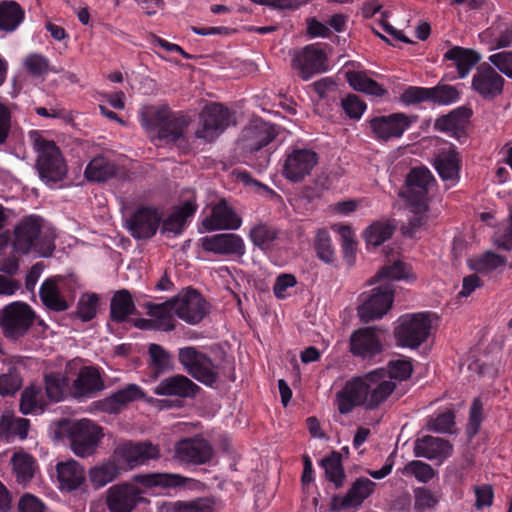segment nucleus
I'll return each instance as SVG.
<instances>
[{"label": "nucleus", "instance_id": "obj_34", "mask_svg": "<svg viewBox=\"0 0 512 512\" xmlns=\"http://www.w3.org/2000/svg\"><path fill=\"white\" fill-rule=\"evenodd\" d=\"M29 427L28 419L5 412L0 417V440L7 443L14 441L15 438L24 440L27 438Z\"/></svg>", "mask_w": 512, "mask_h": 512}, {"label": "nucleus", "instance_id": "obj_57", "mask_svg": "<svg viewBox=\"0 0 512 512\" xmlns=\"http://www.w3.org/2000/svg\"><path fill=\"white\" fill-rule=\"evenodd\" d=\"M317 257L325 263H333L335 260V250L332 246L330 234L325 229L318 230L314 243Z\"/></svg>", "mask_w": 512, "mask_h": 512}, {"label": "nucleus", "instance_id": "obj_45", "mask_svg": "<svg viewBox=\"0 0 512 512\" xmlns=\"http://www.w3.org/2000/svg\"><path fill=\"white\" fill-rule=\"evenodd\" d=\"M507 258L492 251L470 258L468 267L476 273L489 274L506 265Z\"/></svg>", "mask_w": 512, "mask_h": 512}, {"label": "nucleus", "instance_id": "obj_63", "mask_svg": "<svg viewBox=\"0 0 512 512\" xmlns=\"http://www.w3.org/2000/svg\"><path fill=\"white\" fill-rule=\"evenodd\" d=\"M454 426L455 414L452 410L438 413L428 423L429 429L437 433H453Z\"/></svg>", "mask_w": 512, "mask_h": 512}, {"label": "nucleus", "instance_id": "obj_27", "mask_svg": "<svg viewBox=\"0 0 512 512\" xmlns=\"http://www.w3.org/2000/svg\"><path fill=\"white\" fill-rule=\"evenodd\" d=\"M413 453L416 457L443 463L453 453L450 441L431 435H424L414 442Z\"/></svg>", "mask_w": 512, "mask_h": 512}, {"label": "nucleus", "instance_id": "obj_8", "mask_svg": "<svg viewBox=\"0 0 512 512\" xmlns=\"http://www.w3.org/2000/svg\"><path fill=\"white\" fill-rule=\"evenodd\" d=\"M435 178L426 167H415L406 176L405 189L401 196L408 202L414 214L428 210V191Z\"/></svg>", "mask_w": 512, "mask_h": 512}, {"label": "nucleus", "instance_id": "obj_23", "mask_svg": "<svg viewBox=\"0 0 512 512\" xmlns=\"http://www.w3.org/2000/svg\"><path fill=\"white\" fill-rule=\"evenodd\" d=\"M162 221L157 208L141 206L135 210L128 220V229L131 235L138 240L152 238Z\"/></svg>", "mask_w": 512, "mask_h": 512}, {"label": "nucleus", "instance_id": "obj_25", "mask_svg": "<svg viewBox=\"0 0 512 512\" xmlns=\"http://www.w3.org/2000/svg\"><path fill=\"white\" fill-rule=\"evenodd\" d=\"M200 391L201 387L183 374H174L162 379L153 390L158 396L182 399H194Z\"/></svg>", "mask_w": 512, "mask_h": 512}, {"label": "nucleus", "instance_id": "obj_18", "mask_svg": "<svg viewBox=\"0 0 512 512\" xmlns=\"http://www.w3.org/2000/svg\"><path fill=\"white\" fill-rule=\"evenodd\" d=\"M505 79L488 63L480 64L471 81V88L483 100L493 101L503 93Z\"/></svg>", "mask_w": 512, "mask_h": 512}, {"label": "nucleus", "instance_id": "obj_14", "mask_svg": "<svg viewBox=\"0 0 512 512\" xmlns=\"http://www.w3.org/2000/svg\"><path fill=\"white\" fill-rule=\"evenodd\" d=\"M121 472L146 464L159 457V449L150 442L133 443L125 441L114 449L111 455Z\"/></svg>", "mask_w": 512, "mask_h": 512}, {"label": "nucleus", "instance_id": "obj_41", "mask_svg": "<svg viewBox=\"0 0 512 512\" xmlns=\"http://www.w3.org/2000/svg\"><path fill=\"white\" fill-rule=\"evenodd\" d=\"M405 280L414 281L415 276L409 264L395 260L391 264L384 265L369 281V285H373L382 280Z\"/></svg>", "mask_w": 512, "mask_h": 512}, {"label": "nucleus", "instance_id": "obj_33", "mask_svg": "<svg viewBox=\"0 0 512 512\" xmlns=\"http://www.w3.org/2000/svg\"><path fill=\"white\" fill-rule=\"evenodd\" d=\"M444 59L452 62V65L457 69L459 78L463 79L481 60V55L470 48L453 46L444 54Z\"/></svg>", "mask_w": 512, "mask_h": 512}, {"label": "nucleus", "instance_id": "obj_46", "mask_svg": "<svg viewBox=\"0 0 512 512\" xmlns=\"http://www.w3.org/2000/svg\"><path fill=\"white\" fill-rule=\"evenodd\" d=\"M395 228L390 220L373 222L363 233L367 246H380L392 237Z\"/></svg>", "mask_w": 512, "mask_h": 512}, {"label": "nucleus", "instance_id": "obj_15", "mask_svg": "<svg viewBox=\"0 0 512 512\" xmlns=\"http://www.w3.org/2000/svg\"><path fill=\"white\" fill-rule=\"evenodd\" d=\"M292 67L298 71L302 80L307 81L313 75L327 70V55L319 44H308L295 52Z\"/></svg>", "mask_w": 512, "mask_h": 512}, {"label": "nucleus", "instance_id": "obj_56", "mask_svg": "<svg viewBox=\"0 0 512 512\" xmlns=\"http://www.w3.org/2000/svg\"><path fill=\"white\" fill-rule=\"evenodd\" d=\"M493 39L494 48H506L512 45V21L494 23L492 27L486 30Z\"/></svg>", "mask_w": 512, "mask_h": 512}, {"label": "nucleus", "instance_id": "obj_42", "mask_svg": "<svg viewBox=\"0 0 512 512\" xmlns=\"http://www.w3.org/2000/svg\"><path fill=\"white\" fill-rule=\"evenodd\" d=\"M121 474V470L113 457L99 465L91 467L88 473L89 480L95 488H101L114 481Z\"/></svg>", "mask_w": 512, "mask_h": 512}, {"label": "nucleus", "instance_id": "obj_4", "mask_svg": "<svg viewBox=\"0 0 512 512\" xmlns=\"http://www.w3.org/2000/svg\"><path fill=\"white\" fill-rule=\"evenodd\" d=\"M278 135V126L255 119L245 127L240 138V145L245 153V162L259 171L267 168L270 152L266 147Z\"/></svg>", "mask_w": 512, "mask_h": 512}, {"label": "nucleus", "instance_id": "obj_7", "mask_svg": "<svg viewBox=\"0 0 512 512\" xmlns=\"http://www.w3.org/2000/svg\"><path fill=\"white\" fill-rule=\"evenodd\" d=\"M319 162L316 151L307 147L289 146L283 157L282 175L292 183H301L310 176Z\"/></svg>", "mask_w": 512, "mask_h": 512}, {"label": "nucleus", "instance_id": "obj_24", "mask_svg": "<svg viewBox=\"0 0 512 512\" xmlns=\"http://www.w3.org/2000/svg\"><path fill=\"white\" fill-rule=\"evenodd\" d=\"M175 299V314L189 324L199 323L208 313V303L195 289L189 288Z\"/></svg>", "mask_w": 512, "mask_h": 512}, {"label": "nucleus", "instance_id": "obj_40", "mask_svg": "<svg viewBox=\"0 0 512 512\" xmlns=\"http://www.w3.org/2000/svg\"><path fill=\"white\" fill-rule=\"evenodd\" d=\"M143 392L136 384H129L125 388L113 393L103 402V408L109 413H117L128 403L142 398Z\"/></svg>", "mask_w": 512, "mask_h": 512}, {"label": "nucleus", "instance_id": "obj_52", "mask_svg": "<svg viewBox=\"0 0 512 512\" xmlns=\"http://www.w3.org/2000/svg\"><path fill=\"white\" fill-rule=\"evenodd\" d=\"M177 300L175 297L158 304L149 303L147 305L148 315L153 317L159 326L170 325L175 329L172 313H175V304Z\"/></svg>", "mask_w": 512, "mask_h": 512}, {"label": "nucleus", "instance_id": "obj_26", "mask_svg": "<svg viewBox=\"0 0 512 512\" xmlns=\"http://www.w3.org/2000/svg\"><path fill=\"white\" fill-rule=\"evenodd\" d=\"M432 164L442 181L451 184L459 181L462 158L452 143L448 148H443L434 155Z\"/></svg>", "mask_w": 512, "mask_h": 512}, {"label": "nucleus", "instance_id": "obj_9", "mask_svg": "<svg viewBox=\"0 0 512 512\" xmlns=\"http://www.w3.org/2000/svg\"><path fill=\"white\" fill-rule=\"evenodd\" d=\"M103 437L102 428L92 420L81 419L70 424L68 441L72 452L78 457L93 455Z\"/></svg>", "mask_w": 512, "mask_h": 512}, {"label": "nucleus", "instance_id": "obj_54", "mask_svg": "<svg viewBox=\"0 0 512 512\" xmlns=\"http://www.w3.org/2000/svg\"><path fill=\"white\" fill-rule=\"evenodd\" d=\"M429 88V102L446 106L457 102L460 98V93L456 87L448 84H438Z\"/></svg>", "mask_w": 512, "mask_h": 512}, {"label": "nucleus", "instance_id": "obj_50", "mask_svg": "<svg viewBox=\"0 0 512 512\" xmlns=\"http://www.w3.org/2000/svg\"><path fill=\"white\" fill-rule=\"evenodd\" d=\"M214 500L197 498L189 502H168L161 507L162 512H214Z\"/></svg>", "mask_w": 512, "mask_h": 512}, {"label": "nucleus", "instance_id": "obj_64", "mask_svg": "<svg viewBox=\"0 0 512 512\" xmlns=\"http://www.w3.org/2000/svg\"><path fill=\"white\" fill-rule=\"evenodd\" d=\"M344 113L353 120H359L367 109V104L355 94H348L341 100Z\"/></svg>", "mask_w": 512, "mask_h": 512}, {"label": "nucleus", "instance_id": "obj_53", "mask_svg": "<svg viewBox=\"0 0 512 512\" xmlns=\"http://www.w3.org/2000/svg\"><path fill=\"white\" fill-rule=\"evenodd\" d=\"M46 397L52 402H60L64 398L68 379L60 373L51 372L44 377Z\"/></svg>", "mask_w": 512, "mask_h": 512}, {"label": "nucleus", "instance_id": "obj_37", "mask_svg": "<svg viewBox=\"0 0 512 512\" xmlns=\"http://www.w3.org/2000/svg\"><path fill=\"white\" fill-rule=\"evenodd\" d=\"M376 484L368 478H357L347 493L340 498V508H351L359 506L374 491Z\"/></svg>", "mask_w": 512, "mask_h": 512}, {"label": "nucleus", "instance_id": "obj_44", "mask_svg": "<svg viewBox=\"0 0 512 512\" xmlns=\"http://www.w3.org/2000/svg\"><path fill=\"white\" fill-rule=\"evenodd\" d=\"M320 466L324 469L327 480L333 483L336 489L343 487L346 475L339 452L332 451L320 461Z\"/></svg>", "mask_w": 512, "mask_h": 512}, {"label": "nucleus", "instance_id": "obj_2", "mask_svg": "<svg viewBox=\"0 0 512 512\" xmlns=\"http://www.w3.org/2000/svg\"><path fill=\"white\" fill-rule=\"evenodd\" d=\"M55 233L38 215L23 217L14 228L13 248L21 254L36 252L49 257L55 249Z\"/></svg>", "mask_w": 512, "mask_h": 512}, {"label": "nucleus", "instance_id": "obj_3", "mask_svg": "<svg viewBox=\"0 0 512 512\" xmlns=\"http://www.w3.org/2000/svg\"><path fill=\"white\" fill-rule=\"evenodd\" d=\"M190 118L182 112L172 111L167 105L151 107L142 118L147 131L156 133L159 140L182 147L187 144L185 131Z\"/></svg>", "mask_w": 512, "mask_h": 512}, {"label": "nucleus", "instance_id": "obj_1", "mask_svg": "<svg viewBox=\"0 0 512 512\" xmlns=\"http://www.w3.org/2000/svg\"><path fill=\"white\" fill-rule=\"evenodd\" d=\"M396 389L392 380L386 379L383 369H375L364 376L353 377L336 393V404L340 414L347 415L356 407L377 409Z\"/></svg>", "mask_w": 512, "mask_h": 512}, {"label": "nucleus", "instance_id": "obj_31", "mask_svg": "<svg viewBox=\"0 0 512 512\" xmlns=\"http://www.w3.org/2000/svg\"><path fill=\"white\" fill-rule=\"evenodd\" d=\"M133 480L145 488H159L161 490L179 489L185 487L191 478L174 473H147L137 474Z\"/></svg>", "mask_w": 512, "mask_h": 512}, {"label": "nucleus", "instance_id": "obj_39", "mask_svg": "<svg viewBox=\"0 0 512 512\" xmlns=\"http://www.w3.org/2000/svg\"><path fill=\"white\" fill-rule=\"evenodd\" d=\"M135 311L136 307L128 290L122 289L113 295L110 303V318L113 322L123 323Z\"/></svg>", "mask_w": 512, "mask_h": 512}, {"label": "nucleus", "instance_id": "obj_29", "mask_svg": "<svg viewBox=\"0 0 512 512\" xmlns=\"http://www.w3.org/2000/svg\"><path fill=\"white\" fill-rule=\"evenodd\" d=\"M56 474L62 491L71 492L80 489L86 482L84 467L74 459L58 462Z\"/></svg>", "mask_w": 512, "mask_h": 512}, {"label": "nucleus", "instance_id": "obj_16", "mask_svg": "<svg viewBox=\"0 0 512 512\" xmlns=\"http://www.w3.org/2000/svg\"><path fill=\"white\" fill-rule=\"evenodd\" d=\"M35 314L26 303L14 302L5 307L0 318V326L6 336H23L32 326Z\"/></svg>", "mask_w": 512, "mask_h": 512}, {"label": "nucleus", "instance_id": "obj_28", "mask_svg": "<svg viewBox=\"0 0 512 512\" xmlns=\"http://www.w3.org/2000/svg\"><path fill=\"white\" fill-rule=\"evenodd\" d=\"M241 224V217L225 201L216 204L210 215L202 220L206 231L237 230Z\"/></svg>", "mask_w": 512, "mask_h": 512}, {"label": "nucleus", "instance_id": "obj_32", "mask_svg": "<svg viewBox=\"0 0 512 512\" xmlns=\"http://www.w3.org/2000/svg\"><path fill=\"white\" fill-rule=\"evenodd\" d=\"M197 205L192 200H187L178 206L166 219L161 221V233L169 236L180 235L186 225L187 218L194 215Z\"/></svg>", "mask_w": 512, "mask_h": 512}, {"label": "nucleus", "instance_id": "obj_36", "mask_svg": "<svg viewBox=\"0 0 512 512\" xmlns=\"http://www.w3.org/2000/svg\"><path fill=\"white\" fill-rule=\"evenodd\" d=\"M47 406L48 401L41 386L31 384L22 391L19 402L22 414H41Z\"/></svg>", "mask_w": 512, "mask_h": 512}, {"label": "nucleus", "instance_id": "obj_5", "mask_svg": "<svg viewBox=\"0 0 512 512\" xmlns=\"http://www.w3.org/2000/svg\"><path fill=\"white\" fill-rule=\"evenodd\" d=\"M30 139L37 152L36 168L40 178L47 182L61 181L67 169L55 142L45 139L38 131H32Z\"/></svg>", "mask_w": 512, "mask_h": 512}, {"label": "nucleus", "instance_id": "obj_10", "mask_svg": "<svg viewBox=\"0 0 512 512\" xmlns=\"http://www.w3.org/2000/svg\"><path fill=\"white\" fill-rule=\"evenodd\" d=\"M431 321L425 313L407 314L399 319L394 335L401 347L418 348L429 337Z\"/></svg>", "mask_w": 512, "mask_h": 512}, {"label": "nucleus", "instance_id": "obj_11", "mask_svg": "<svg viewBox=\"0 0 512 512\" xmlns=\"http://www.w3.org/2000/svg\"><path fill=\"white\" fill-rule=\"evenodd\" d=\"M358 316L364 323L381 319L391 308L394 301V288L390 283L381 284L369 292L361 294Z\"/></svg>", "mask_w": 512, "mask_h": 512}, {"label": "nucleus", "instance_id": "obj_35", "mask_svg": "<svg viewBox=\"0 0 512 512\" xmlns=\"http://www.w3.org/2000/svg\"><path fill=\"white\" fill-rule=\"evenodd\" d=\"M60 276L46 279L40 286L39 296L42 303L50 310L63 312L69 308L68 302L62 297L58 282Z\"/></svg>", "mask_w": 512, "mask_h": 512}, {"label": "nucleus", "instance_id": "obj_47", "mask_svg": "<svg viewBox=\"0 0 512 512\" xmlns=\"http://www.w3.org/2000/svg\"><path fill=\"white\" fill-rule=\"evenodd\" d=\"M346 80L356 91L373 96H383L386 90L375 80L369 78L365 73L359 71L346 72Z\"/></svg>", "mask_w": 512, "mask_h": 512}, {"label": "nucleus", "instance_id": "obj_59", "mask_svg": "<svg viewBox=\"0 0 512 512\" xmlns=\"http://www.w3.org/2000/svg\"><path fill=\"white\" fill-rule=\"evenodd\" d=\"M98 304L99 297L97 294L82 295L77 304V317L84 322L92 320L96 316Z\"/></svg>", "mask_w": 512, "mask_h": 512}, {"label": "nucleus", "instance_id": "obj_60", "mask_svg": "<svg viewBox=\"0 0 512 512\" xmlns=\"http://www.w3.org/2000/svg\"><path fill=\"white\" fill-rule=\"evenodd\" d=\"M483 422V403L480 398H475L472 401L468 423L466 426V435L469 439L474 438L481 427Z\"/></svg>", "mask_w": 512, "mask_h": 512}, {"label": "nucleus", "instance_id": "obj_49", "mask_svg": "<svg viewBox=\"0 0 512 512\" xmlns=\"http://www.w3.org/2000/svg\"><path fill=\"white\" fill-rule=\"evenodd\" d=\"M18 483H27L34 477L36 461L28 453L16 452L11 459Z\"/></svg>", "mask_w": 512, "mask_h": 512}, {"label": "nucleus", "instance_id": "obj_58", "mask_svg": "<svg viewBox=\"0 0 512 512\" xmlns=\"http://www.w3.org/2000/svg\"><path fill=\"white\" fill-rule=\"evenodd\" d=\"M386 373V378L399 381L407 380L411 377L413 366L409 359H395L387 363L386 369L382 368Z\"/></svg>", "mask_w": 512, "mask_h": 512}, {"label": "nucleus", "instance_id": "obj_22", "mask_svg": "<svg viewBox=\"0 0 512 512\" xmlns=\"http://www.w3.org/2000/svg\"><path fill=\"white\" fill-rule=\"evenodd\" d=\"M350 351L364 361H375L383 352L376 328L365 327L354 331L350 337Z\"/></svg>", "mask_w": 512, "mask_h": 512}, {"label": "nucleus", "instance_id": "obj_17", "mask_svg": "<svg viewBox=\"0 0 512 512\" xmlns=\"http://www.w3.org/2000/svg\"><path fill=\"white\" fill-rule=\"evenodd\" d=\"M143 491L132 483H119L106 492V505L110 512H131L138 504L148 503Z\"/></svg>", "mask_w": 512, "mask_h": 512}, {"label": "nucleus", "instance_id": "obj_20", "mask_svg": "<svg viewBox=\"0 0 512 512\" xmlns=\"http://www.w3.org/2000/svg\"><path fill=\"white\" fill-rule=\"evenodd\" d=\"M176 457L183 463L202 465L210 462L214 456L211 443L201 437H186L175 445Z\"/></svg>", "mask_w": 512, "mask_h": 512}, {"label": "nucleus", "instance_id": "obj_55", "mask_svg": "<svg viewBox=\"0 0 512 512\" xmlns=\"http://www.w3.org/2000/svg\"><path fill=\"white\" fill-rule=\"evenodd\" d=\"M23 66L33 77H44L49 72H57L50 66V60L40 53L28 54L24 59Z\"/></svg>", "mask_w": 512, "mask_h": 512}, {"label": "nucleus", "instance_id": "obj_62", "mask_svg": "<svg viewBox=\"0 0 512 512\" xmlns=\"http://www.w3.org/2000/svg\"><path fill=\"white\" fill-rule=\"evenodd\" d=\"M401 104L405 106L419 105L429 102V88L421 86H408L399 96Z\"/></svg>", "mask_w": 512, "mask_h": 512}, {"label": "nucleus", "instance_id": "obj_61", "mask_svg": "<svg viewBox=\"0 0 512 512\" xmlns=\"http://www.w3.org/2000/svg\"><path fill=\"white\" fill-rule=\"evenodd\" d=\"M405 473L413 475L421 483H428L436 475V471L432 466L421 460H412L407 463Z\"/></svg>", "mask_w": 512, "mask_h": 512}, {"label": "nucleus", "instance_id": "obj_43", "mask_svg": "<svg viewBox=\"0 0 512 512\" xmlns=\"http://www.w3.org/2000/svg\"><path fill=\"white\" fill-rule=\"evenodd\" d=\"M25 12L14 1H4L0 4V30L13 32L23 22Z\"/></svg>", "mask_w": 512, "mask_h": 512}, {"label": "nucleus", "instance_id": "obj_21", "mask_svg": "<svg viewBox=\"0 0 512 512\" xmlns=\"http://www.w3.org/2000/svg\"><path fill=\"white\" fill-rule=\"evenodd\" d=\"M201 247L205 252L218 256L242 257L246 253L243 238L235 233H219L202 237Z\"/></svg>", "mask_w": 512, "mask_h": 512}, {"label": "nucleus", "instance_id": "obj_6", "mask_svg": "<svg viewBox=\"0 0 512 512\" xmlns=\"http://www.w3.org/2000/svg\"><path fill=\"white\" fill-rule=\"evenodd\" d=\"M178 361L188 375L207 387H214L219 380L218 365L193 346L179 348Z\"/></svg>", "mask_w": 512, "mask_h": 512}, {"label": "nucleus", "instance_id": "obj_38", "mask_svg": "<svg viewBox=\"0 0 512 512\" xmlns=\"http://www.w3.org/2000/svg\"><path fill=\"white\" fill-rule=\"evenodd\" d=\"M148 368L151 377L156 380L167 371L174 368L172 355L161 345L152 343L148 347Z\"/></svg>", "mask_w": 512, "mask_h": 512}, {"label": "nucleus", "instance_id": "obj_13", "mask_svg": "<svg viewBox=\"0 0 512 512\" xmlns=\"http://www.w3.org/2000/svg\"><path fill=\"white\" fill-rule=\"evenodd\" d=\"M232 112L223 104L211 103L200 114V127L195 136L206 142L214 141L233 122Z\"/></svg>", "mask_w": 512, "mask_h": 512}, {"label": "nucleus", "instance_id": "obj_51", "mask_svg": "<svg viewBox=\"0 0 512 512\" xmlns=\"http://www.w3.org/2000/svg\"><path fill=\"white\" fill-rule=\"evenodd\" d=\"M278 235L279 231L275 227L266 223H259L250 230L249 238L256 247L262 251H267L271 249Z\"/></svg>", "mask_w": 512, "mask_h": 512}, {"label": "nucleus", "instance_id": "obj_48", "mask_svg": "<svg viewBox=\"0 0 512 512\" xmlns=\"http://www.w3.org/2000/svg\"><path fill=\"white\" fill-rule=\"evenodd\" d=\"M89 181L104 182L116 174L115 165L103 156L94 157L85 169Z\"/></svg>", "mask_w": 512, "mask_h": 512}, {"label": "nucleus", "instance_id": "obj_19", "mask_svg": "<svg viewBox=\"0 0 512 512\" xmlns=\"http://www.w3.org/2000/svg\"><path fill=\"white\" fill-rule=\"evenodd\" d=\"M473 115L471 108L459 106L445 115L439 116L434 122V129L448 134L463 144L467 140V129Z\"/></svg>", "mask_w": 512, "mask_h": 512}, {"label": "nucleus", "instance_id": "obj_30", "mask_svg": "<svg viewBox=\"0 0 512 512\" xmlns=\"http://www.w3.org/2000/svg\"><path fill=\"white\" fill-rule=\"evenodd\" d=\"M104 388L99 370L94 366H83L72 384L74 397H91Z\"/></svg>", "mask_w": 512, "mask_h": 512}, {"label": "nucleus", "instance_id": "obj_12", "mask_svg": "<svg viewBox=\"0 0 512 512\" xmlns=\"http://www.w3.org/2000/svg\"><path fill=\"white\" fill-rule=\"evenodd\" d=\"M416 116L403 112L374 116L367 120L372 138L379 142H388L401 138L416 121Z\"/></svg>", "mask_w": 512, "mask_h": 512}]
</instances>
